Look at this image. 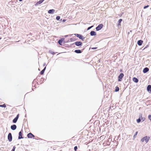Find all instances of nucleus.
Returning a JSON list of instances; mask_svg holds the SVG:
<instances>
[{
  "mask_svg": "<svg viewBox=\"0 0 151 151\" xmlns=\"http://www.w3.org/2000/svg\"><path fill=\"white\" fill-rule=\"evenodd\" d=\"M150 139V137L146 136L145 137H143L141 139V141L142 142H143L145 141L146 143H147L149 141Z\"/></svg>",
  "mask_w": 151,
  "mask_h": 151,
  "instance_id": "nucleus-1",
  "label": "nucleus"
},
{
  "mask_svg": "<svg viewBox=\"0 0 151 151\" xmlns=\"http://www.w3.org/2000/svg\"><path fill=\"white\" fill-rule=\"evenodd\" d=\"M76 36L78 37L79 39L83 40L84 39V37H83L82 35H80L78 34H74Z\"/></svg>",
  "mask_w": 151,
  "mask_h": 151,
  "instance_id": "nucleus-2",
  "label": "nucleus"
},
{
  "mask_svg": "<svg viewBox=\"0 0 151 151\" xmlns=\"http://www.w3.org/2000/svg\"><path fill=\"white\" fill-rule=\"evenodd\" d=\"M103 27V25L102 24H99L98 26H97L96 28V30L99 31V30L101 29Z\"/></svg>",
  "mask_w": 151,
  "mask_h": 151,
  "instance_id": "nucleus-3",
  "label": "nucleus"
},
{
  "mask_svg": "<svg viewBox=\"0 0 151 151\" xmlns=\"http://www.w3.org/2000/svg\"><path fill=\"white\" fill-rule=\"evenodd\" d=\"M8 139L9 142H11L12 140V136L11 133L9 134L8 136Z\"/></svg>",
  "mask_w": 151,
  "mask_h": 151,
  "instance_id": "nucleus-4",
  "label": "nucleus"
},
{
  "mask_svg": "<svg viewBox=\"0 0 151 151\" xmlns=\"http://www.w3.org/2000/svg\"><path fill=\"white\" fill-rule=\"evenodd\" d=\"M124 76V74L123 73H121L118 77V81H122V79L123 78Z\"/></svg>",
  "mask_w": 151,
  "mask_h": 151,
  "instance_id": "nucleus-5",
  "label": "nucleus"
},
{
  "mask_svg": "<svg viewBox=\"0 0 151 151\" xmlns=\"http://www.w3.org/2000/svg\"><path fill=\"white\" fill-rule=\"evenodd\" d=\"M27 136L28 138H32L34 137L35 136L33 134L31 133H29L27 134Z\"/></svg>",
  "mask_w": 151,
  "mask_h": 151,
  "instance_id": "nucleus-6",
  "label": "nucleus"
},
{
  "mask_svg": "<svg viewBox=\"0 0 151 151\" xmlns=\"http://www.w3.org/2000/svg\"><path fill=\"white\" fill-rule=\"evenodd\" d=\"M23 132V130H22L19 132V136L18 137L19 139H21L22 138H23V137H22V134Z\"/></svg>",
  "mask_w": 151,
  "mask_h": 151,
  "instance_id": "nucleus-7",
  "label": "nucleus"
},
{
  "mask_svg": "<svg viewBox=\"0 0 151 151\" xmlns=\"http://www.w3.org/2000/svg\"><path fill=\"white\" fill-rule=\"evenodd\" d=\"M19 114H18L17 115V116L13 120V123H16L17 122L19 118Z\"/></svg>",
  "mask_w": 151,
  "mask_h": 151,
  "instance_id": "nucleus-8",
  "label": "nucleus"
},
{
  "mask_svg": "<svg viewBox=\"0 0 151 151\" xmlns=\"http://www.w3.org/2000/svg\"><path fill=\"white\" fill-rule=\"evenodd\" d=\"M75 43L76 45L77 46H80L82 45V43L81 42L79 41L76 42Z\"/></svg>",
  "mask_w": 151,
  "mask_h": 151,
  "instance_id": "nucleus-9",
  "label": "nucleus"
},
{
  "mask_svg": "<svg viewBox=\"0 0 151 151\" xmlns=\"http://www.w3.org/2000/svg\"><path fill=\"white\" fill-rule=\"evenodd\" d=\"M17 128V126L16 125L14 124L12 125L11 127V129L13 130H15Z\"/></svg>",
  "mask_w": 151,
  "mask_h": 151,
  "instance_id": "nucleus-10",
  "label": "nucleus"
},
{
  "mask_svg": "<svg viewBox=\"0 0 151 151\" xmlns=\"http://www.w3.org/2000/svg\"><path fill=\"white\" fill-rule=\"evenodd\" d=\"M149 70V68L147 67H146L144 69L143 71L144 73H145L148 72Z\"/></svg>",
  "mask_w": 151,
  "mask_h": 151,
  "instance_id": "nucleus-11",
  "label": "nucleus"
},
{
  "mask_svg": "<svg viewBox=\"0 0 151 151\" xmlns=\"http://www.w3.org/2000/svg\"><path fill=\"white\" fill-rule=\"evenodd\" d=\"M143 42V41L142 40H138L137 41V43L140 46V45H142Z\"/></svg>",
  "mask_w": 151,
  "mask_h": 151,
  "instance_id": "nucleus-12",
  "label": "nucleus"
},
{
  "mask_svg": "<svg viewBox=\"0 0 151 151\" xmlns=\"http://www.w3.org/2000/svg\"><path fill=\"white\" fill-rule=\"evenodd\" d=\"M147 90L148 91L151 92V85H149L147 86Z\"/></svg>",
  "mask_w": 151,
  "mask_h": 151,
  "instance_id": "nucleus-13",
  "label": "nucleus"
},
{
  "mask_svg": "<svg viewBox=\"0 0 151 151\" xmlns=\"http://www.w3.org/2000/svg\"><path fill=\"white\" fill-rule=\"evenodd\" d=\"M55 12V10L53 9H50L48 11V13L49 14H52Z\"/></svg>",
  "mask_w": 151,
  "mask_h": 151,
  "instance_id": "nucleus-14",
  "label": "nucleus"
},
{
  "mask_svg": "<svg viewBox=\"0 0 151 151\" xmlns=\"http://www.w3.org/2000/svg\"><path fill=\"white\" fill-rule=\"evenodd\" d=\"M96 35V32L94 31H91L90 32V35L91 36L95 35Z\"/></svg>",
  "mask_w": 151,
  "mask_h": 151,
  "instance_id": "nucleus-15",
  "label": "nucleus"
},
{
  "mask_svg": "<svg viewBox=\"0 0 151 151\" xmlns=\"http://www.w3.org/2000/svg\"><path fill=\"white\" fill-rule=\"evenodd\" d=\"M133 80V81L135 83H137L138 82V79L136 78H134Z\"/></svg>",
  "mask_w": 151,
  "mask_h": 151,
  "instance_id": "nucleus-16",
  "label": "nucleus"
},
{
  "mask_svg": "<svg viewBox=\"0 0 151 151\" xmlns=\"http://www.w3.org/2000/svg\"><path fill=\"white\" fill-rule=\"evenodd\" d=\"M45 69H46V67H45V68L41 71V72L40 73V75H42L43 74Z\"/></svg>",
  "mask_w": 151,
  "mask_h": 151,
  "instance_id": "nucleus-17",
  "label": "nucleus"
},
{
  "mask_svg": "<svg viewBox=\"0 0 151 151\" xmlns=\"http://www.w3.org/2000/svg\"><path fill=\"white\" fill-rule=\"evenodd\" d=\"M75 52L77 53H79L81 52V50H75Z\"/></svg>",
  "mask_w": 151,
  "mask_h": 151,
  "instance_id": "nucleus-18",
  "label": "nucleus"
},
{
  "mask_svg": "<svg viewBox=\"0 0 151 151\" xmlns=\"http://www.w3.org/2000/svg\"><path fill=\"white\" fill-rule=\"evenodd\" d=\"M122 21V19H120L119 21H118V25H121V24H120V23Z\"/></svg>",
  "mask_w": 151,
  "mask_h": 151,
  "instance_id": "nucleus-19",
  "label": "nucleus"
},
{
  "mask_svg": "<svg viewBox=\"0 0 151 151\" xmlns=\"http://www.w3.org/2000/svg\"><path fill=\"white\" fill-rule=\"evenodd\" d=\"M43 2V1L42 0H40L37 2V4H41Z\"/></svg>",
  "mask_w": 151,
  "mask_h": 151,
  "instance_id": "nucleus-20",
  "label": "nucleus"
},
{
  "mask_svg": "<svg viewBox=\"0 0 151 151\" xmlns=\"http://www.w3.org/2000/svg\"><path fill=\"white\" fill-rule=\"evenodd\" d=\"M62 42H63V40H59L58 42L60 45H62Z\"/></svg>",
  "mask_w": 151,
  "mask_h": 151,
  "instance_id": "nucleus-21",
  "label": "nucleus"
},
{
  "mask_svg": "<svg viewBox=\"0 0 151 151\" xmlns=\"http://www.w3.org/2000/svg\"><path fill=\"white\" fill-rule=\"evenodd\" d=\"M119 90V88L118 87H116L115 88V91L116 92L118 91Z\"/></svg>",
  "mask_w": 151,
  "mask_h": 151,
  "instance_id": "nucleus-22",
  "label": "nucleus"
},
{
  "mask_svg": "<svg viewBox=\"0 0 151 151\" xmlns=\"http://www.w3.org/2000/svg\"><path fill=\"white\" fill-rule=\"evenodd\" d=\"M0 107L5 108L6 107V105L5 104H4L3 105H0Z\"/></svg>",
  "mask_w": 151,
  "mask_h": 151,
  "instance_id": "nucleus-23",
  "label": "nucleus"
},
{
  "mask_svg": "<svg viewBox=\"0 0 151 151\" xmlns=\"http://www.w3.org/2000/svg\"><path fill=\"white\" fill-rule=\"evenodd\" d=\"M137 121L138 123H139L141 121L140 119V118H139L138 119H137Z\"/></svg>",
  "mask_w": 151,
  "mask_h": 151,
  "instance_id": "nucleus-24",
  "label": "nucleus"
},
{
  "mask_svg": "<svg viewBox=\"0 0 151 151\" xmlns=\"http://www.w3.org/2000/svg\"><path fill=\"white\" fill-rule=\"evenodd\" d=\"M60 19V17L59 16H57L56 17V19L57 20H59Z\"/></svg>",
  "mask_w": 151,
  "mask_h": 151,
  "instance_id": "nucleus-25",
  "label": "nucleus"
},
{
  "mask_svg": "<svg viewBox=\"0 0 151 151\" xmlns=\"http://www.w3.org/2000/svg\"><path fill=\"white\" fill-rule=\"evenodd\" d=\"M137 133H138V132H137L134 135V137H135L136 136V135H137Z\"/></svg>",
  "mask_w": 151,
  "mask_h": 151,
  "instance_id": "nucleus-26",
  "label": "nucleus"
},
{
  "mask_svg": "<svg viewBox=\"0 0 151 151\" xmlns=\"http://www.w3.org/2000/svg\"><path fill=\"white\" fill-rule=\"evenodd\" d=\"M77 149H78V147H77V146H76L74 147V149L75 151H76Z\"/></svg>",
  "mask_w": 151,
  "mask_h": 151,
  "instance_id": "nucleus-27",
  "label": "nucleus"
},
{
  "mask_svg": "<svg viewBox=\"0 0 151 151\" xmlns=\"http://www.w3.org/2000/svg\"><path fill=\"white\" fill-rule=\"evenodd\" d=\"M149 119L151 121V115H150L148 116Z\"/></svg>",
  "mask_w": 151,
  "mask_h": 151,
  "instance_id": "nucleus-28",
  "label": "nucleus"
},
{
  "mask_svg": "<svg viewBox=\"0 0 151 151\" xmlns=\"http://www.w3.org/2000/svg\"><path fill=\"white\" fill-rule=\"evenodd\" d=\"M15 148L16 147H15V146H14L13 147V148L12 149L11 151H14Z\"/></svg>",
  "mask_w": 151,
  "mask_h": 151,
  "instance_id": "nucleus-29",
  "label": "nucleus"
},
{
  "mask_svg": "<svg viewBox=\"0 0 151 151\" xmlns=\"http://www.w3.org/2000/svg\"><path fill=\"white\" fill-rule=\"evenodd\" d=\"M149 6V5H147V6H145L144 7V9H145Z\"/></svg>",
  "mask_w": 151,
  "mask_h": 151,
  "instance_id": "nucleus-30",
  "label": "nucleus"
},
{
  "mask_svg": "<svg viewBox=\"0 0 151 151\" xmlns=\"http://www.w3.org/2000/svg\"><path fill=\"white\" fill-rule=\"evenodd\" d=\"M93 27V26H92L91 27H89L88 28L87 30H89L92 27Z\"/></svg>",
  "mask_w": 151,
  "mask_h": 151,
  "instance_id": "nucleus-31",
  "label": "nucleus"
},
{
  "mask_svg": "<svg viewBox=\"0 0 151 151\" xmlns=\"http://www.w3.org/2000/svg\"><path fill=\"white\" fill-rule=\"evenodd\" d=\"M97 48V47H93V48H92V49H96Z\"/></svg>",
  "mask_w": 151,
  "mask_h": 151,
  "instance_id": "nucleus-32",
  "label": "nucleus"
},
{
  "mask_svg": "<svg viewBox=\"0 0 151 151\" xmlns=\"http://www.w3.org/2000/svg\"><path fill=\"white\" fill-rule=\"evenodd\" d=\"M52 54L53 55H54L55 54V53L54 52H53Z\"/></svg>",
  "mask_w": 151,
  "mask_h": 151,
  "instance_id": "nucleus-33",
  "label": "nucleus"
},
{
  "mask_svg": "<svg viewBox=\"0 0 151 151\" xmlns=\"http://www.w3.org/2000/svg\"><path fill=\"white\" fill-rule=\"evenodd\" d=\"M19 1H21L22 0H19Z\"/></svg>",
  "mask_w": 151,
  "mask_h": 151,
  "instance_id": "nucleus-34",
  "label": "nucleus"
},
{
  "mask_svg": "<svg viewBox=\"0 0 151 151\" xmlns=\"http://www.w3.org/2000/svg\"><path fill=\"white\" fill-rule=\"evenodd\" d=\"M43 1L45 0H42Z\"/></svg>",
  "mask_w": 151,
  "mask_h": 151,
  "instance_id": "nucleus-35",
  "label": "nucleus"
}]
</instances>
